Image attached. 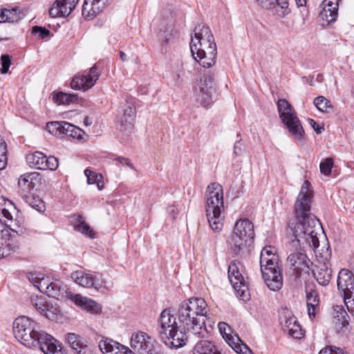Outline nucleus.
Returning a JSON list of instances; mask_svg holds the SVG:
<instances>
[{
    "instance_id": "1",
    "label": "nucleus",
    "mask_w": 354,
    "mask_h": 354,
    "mask_svg": "<svg viewBox=\"0 0 354 354\" xmlns=\"http://www.w3.org/2000/svg\"><path fill=\"white\" fill-rule=\"evenodd\" d=\"M313 198L310 183L305 180L295 203V219L288 224L292 232L288 248L296 252L290 254L288 261L297 274L308 268L307 257L299 250L306 246L315 249L319 245L317 234L322 227L319 220L310 212Z\"/></svg>"
},
{
    "instance_id": "2",
    "label": "nucleus",
    "mask_w": 354,
    "mask_h": 354,
    "mask_svg": "<svg viewBox=\"0 0 354 354\" xmlns=\"http://www.w3.org/2000/svg\"><path fill=\"white\" fill-rule=\"evenodd\" d=\"M207 304L201 297H191L183 301L178 307L177 318L183 329L188 334L204 337L207 334L205 319Z\"/></svg>"
},
{
    "instance_id": "3",
    "label": "nucleus",
    "mask_w": 354,
    "mask_h": 354,
    "mask_svg": "<svg viewBox=\"0 0 354 354\" xmlns=\"http://www.w3.org/2000/svg\"><path fill=\"white\" fill-rule=\"evenodd\" d=\"M205 213L209 226L215 232L223 230L225 221L223 189L218 183H210L205 191Z\"/></svg>"
},
{
    "instance_id": "4",
    "label": "nucleus",
    "mask_w": 354,
    "mask_h": 354,
    "mask_svg": "<svg viewBox=\"0 0 354 354\" xmlns=\"http://www.w3.org/2000/svg\"><path fill=\"white\" fill-rule=\"evenodd\" d=\"M254 236L253 223L248 219H240L234 225L233 231L227 239V245L231 253L243 255L248 250V247Z\"/></svg>"
},
{
    "instance_id": "5",
    "label": "nucleus",
    "mask_w": 354,
    "mask_h": 354,
    "mask_svg": "<svg viewBox=\"0 0 354 354\" xmlns=\"http://www.w3.org/2000/svg\"><path fill=\"white\" fill-rule=\"evenodd\" d=\"M277 104L281 122L286 127L295 142L301 143L305 131L295 110L286 99H279Z\"/></svg>"
},
{
    "instance_id": "6",
    "label": "nucleus",
    "mask_w": 354,
    "mask_h": 354,
    "mask_svg": "<svg viewBox=\"0 0 354 354\" xmlns=\"http://www.w3.org/2000/svg\"><path fill=\"white\" fill-rule=\"evenodd\" d=\"M15 338L24 346L32 348L36 343L35 336L40 332L38 325L34 320L26 316H20L15 319L12 324Z\"/></svg>"
},
{
    "instance_id": "7",
    "label": "nucleus",
    "mask_w": 354,
    "mask_h": 354,
    "mask_svg": "<svg viewBox=\"0 0 354 354\" xmlns=\"http://www.w3.org/2000/svg\"><path fill=\"white\" fill-rule=\"evenodd\" d=\"M337 288L343 292L344 304L349 313L354 314V301L351 295L354 291V274L346 269H342L337 277Z\"/></svg>"
},
{
    "instance_id": "8",
    "label": "nucleus",
    "mask_w": 354,
    "mask_h": 354,
    "mask_svg": "<svg viewBox=\"0 0 354 354\" xmlns=\"http://www.w3.org/2000/svg\"><path fill=\"white\" fill-rule=\"evenodd\" d=\"M228 278L238 297L247 301L250 297L248 286L239 272L236 263H232L228 267Z\"/></svg>"
},
{
    "instance_id": "9",
    "label": "nucleus",
    "mask_w": 354,
    "mask_h": 354,
    "mask_svg": "<svg viewBox=\"0 0 354 354\" xmlns=\"http://www.w3.org/2000/svg\"><path fill=\"white\" fill-rule=\"evenodd\" d=\"M218 328L226 342L236 353L239 354H253L250 348L243 342L236 334L232 335V328L227 324L220 322L218 324Z\"/></svg>"
},
{
    "instance_id": "10",
    "label": "nucleus",
    "mask_w": 354,
    "mask_h": 354,
    "mask_svg": "<svg viewBox=\"0 0 354 354\" xmlns=\"http://www.w3.org/2000/svg\"><path fill=\"white\" fill-rule=\"evenodd\" d=\"M27 164L32 168L41 170H55L58 167V160L54 156L46 157L40 151L26 155Z\"/></svg>"
},
{
    "instance_id": "11",
    "label": "nucleus",
    "mask_w": 354,
    "mask_h": 354,
    "mask_svg": "<svg viewBox=\"0 0 354 354\" xmlns=\"http://www.w3.org/2000/svg\"><path fill=\"white\" fill-rule=\"evenodd\" d=\"M100 71L96 65L93 66L88 73L75 75L71 82V88L84 91L92 88L99 79Z\"/></svg>"
},
{
    "instance_id": "12",
    "label": "nucleus",
    "mask_w": 354,
    "mask_h": 354,
    "mask_svg": "<svg viewBox=\"0 0 354 354\" xmlns=\"http://www.w3.org/2000/svg\"><path fill=\"white\" fill-rule=\"evenodd\" d=\"M213 75H204L201 79L199 90L196 92V100L205 108L209 107L213 102Z\"/></svg>"
},
{
    "instance_id": "13",
    "label": "nucleus",
    "mask_w": 354,
    "mask_h": 354,
    "mask_svg": "<svg viewBox=\"0 0 354 354\" xmlns=\"http://www.w3.org/2000/svg\"><path fill=\"white\" fill-rule=\"evenodd\" d=\"M131 347L138 354H151L153 341L147 333L140 331L131 335Z\"/></svg>"
},
{
    "instance_id": "14",
    "label": "nucleus",
    "mask_w": 354,
    "mask_h": 354,
    "mask_svg": "<svg viewBox=\"0 0 354 354\" xmlns=\"http://www.w3.org/2000/svg\"><path fill=\"white\" fill-rule=\"evenodd\" d=\"M263 278L268 288L278 291L283 286L282 268L281 265L261 269Z\"/></svg>"
},
{
    "instance_id": "15",
    "label": "nucleus",
    "mask_w": 354,
    "mask_h": 354,
    "mask_svg": "<svg viewBox=\"0 0 354 354\" xmlns=\"http://www.w3.org/2000/svg\"><path fill=\"white\" fill-rule=\"evenodd\" d=\"M71 278L77 284L84 288L98 289L102 286L101 279L98 277L97 274L77 270L72 272Z\"/></svg>"
},
{
    "instance_id": "16",
    "label": "nucleus",
    "mask_w": 354,
    "mask_h": 354,
    "mask_svg": "<svg viewBox=\"0 0 354 354\" xmlns=\"http://www.w3.org/2000/svg\"><path fill=\"white\" fill-rule=\"evenodd\" d=\"M79 0H56L49 9L53 17H67L75 8Z\"/></svg>"
},
{
    "instance_id": "17",
    "label": "nucleus",
    "mask_w": 354,
    "mask_h": 354,
    "mask_svg": "<svg viewBox=\"0 0 354 354\" xmlns=\"http://www.w3.org/2000/svg\"><path fill=\"white\" fill-rule=\"evenodd\" d=\"M159 330L158 334L160 338L165 337L166 334H170L174 328H176V317L171 313L170 310H163L158 319Z\"/></svg>"
},
{
    "instance_id": "18",
    "label": "nucleus",
    "mask_w": 354,
    "mask_h": 354,
    "mask_svg": "<svg viewBox=\"0 0 354 354\" xmlns=\"http://www.w3.org/2000/svg\"><path fill=\"white\" fill-rule=\"evenodd\" d=\"M187 331L184 330H178V327L174 328L170 334H166V337H162L160 339L162 342L169 348H178L183 346L187 339Z\"/></svg>"
},
{
    "instance_id": "19",
    "label": "nucleus",
    "mask_w": 354,
    "mask_h": 354,
    "mask_svg": "<svg viewBox=\"0 0 354 354\" xmlns=\"http://www.w3.org/2000/svg\"><path fill=\"white\" fill-rule=\"evenodd\" d=\"M108 0H84L82 13L85 19H93L105 8Z\"/></svg>"
},
{
    "instance_id": "20",
    "label": "nucleus",
    "mask_w": 354,
    "mask_h": 354,
    "mask_svg": "<svg viewBox=\"0 0 354 354\" xmlns=\"http://www.w3.org/2000/svg\"><path fill=\"white\" fill-rule=\"evenodd\" d=\"M99 348L104 354H132V351L128 347L111 339L101 340Z\"/></svg>"
},
{
    "instance_id": "21",
    "label": "nucleus",
    "mask_w": 354,
    "mask_h": 354,
    "mask_svg": "<svg viewBox=\"0 0 354 354\" xmlns=\"http://www.w3.org/2000/svg\"><path fill=\"white\" fill-rule=\"evenodd\" d=\"M35 339L36 344L32 348H39L45 354L51 353L50 351L58 344L57 339L44 331H40Z\"/></svg>"
},
{
    "instance_id": "22",
    "label": "nucleus",
    "mask_w": 354,
    "mask_h": 354,
    "mask_svg": "<svg viewBox=\"0 0 354 354\" xmlns=\"http://www.w3.org/2000/svg\"><path fill=\"white\" fill-rule=\"evenodd\" d=\"M263 8L273 10L274 13L280 17H284L290 12L288 0H256Z\"/></svg>"
},
{
    "instance_id": "23",
    "label": "nucleus",
    "mask_w": 354,
    "mask_h": 354,
    "mask_svg": "<svg viewBox=\"0 0 354 354\" xmlns=\"http://www.w3.org/2000/svg\"><path fill=\"white\" fill-rule=\"evenodd\" d=\"M280 266L279 259L277 254V250L270 245L264 247L260 254L261 269L270 268V266Z\"/></svg>"
},
{
    "instance_id": "24",
    "label": "nucleus",
    "mask_w": 354,
    "mask_h": 354,
    "mask_svg": "<svg viewBox=\"0 0 354 354\" xmlns=\"http://www.w3.org/2000/svg\"><path fill=\"white\" fill-rule=\"evenodd\" d=\"M66 341L68 346L77 354H91V351L83 338L74 333H69L66 335Z\"/></svg>"
},
{
    "instance_id": "25",
    "label": "nucleus",
    "mask_w": 354,
    "mask_h": 354,
    "mask_svg": "<svg viewBox=\"0 0 354 354\" xmlns=\"http://www.w3.org/2000/svg\"><path fill=\"white\" fill-rule=\"evenodd\" d=\"M194 36L192 37L190 45L215 41L209 28L205 24L197 25L194 28Z\"/></svg>"
},
{
    "instance_id": "26",
    "label": "nucleus",
    "mask_w": 354,
    "mask_h": 354,
    "mask_svg": "<svg viewBox=\"0 0 354 354\" xmlns=\"http://www.w3.org/2000/svg\"><path fill=\"white\" fill-rule=\"evenodd\" d=\"M136 109L133 106L128 105L124 109L123 116L120 122V131L124 135L129 136L133 129V118L135 116Z\"/></svg>"
},
{
    "instance_id": "27",
    "label": "nucleus",
    "mask_w": 354,
    "mask_h": 354,
    "mask_svg": "<svg viewBox=\"0 0 354 354\" xmlns=\"http://www.w3.org/2000/svg\"><path fill=\"white\" fill-rule=\"evenodd\" d=\"M68 297L69 299L76 305L84 308L91 313H98L101 311V306L91 299L82 297L79 294H69Z\"/></svg>"
},
{
    "instance_id": "28",
    "label": "nucleus",
    "mask_w": 354,
    "mask_h": 354,
    "mask_svg": "<svg viewBox=\"0 0 354 354\" xmlns=\"http://www.w3.org/2000/svg\"><path fill=\"white\" fill-rule=\"evenodd\" d=\"M195 55L194 59L203 68H211L216 64L217 56V48L207 49V51L202 50Z\"/></svg>"
},
{
    "instance_id": "29",
    "label": "nucleus",
    "mask_w": 354,
    "mask_h": 354,
    "mask_svg": "<svg viewBox=\"0 0 354 354\" xmlns=\"http://www.w3.org/2000/svg\"><path fill=\"white\" fill-rule=\"evenodd\" d=\"M28 278L35 288L44 294L46 293L52 281L50 277H46L42 273L39 272H29Z\"/></svg>"
},
{
    "instance_id": "30",
    "label": "nucleus",
    "mask_w": 354,
    "mask_h": 354,
    "mask_svg": "<svg viewBox=\"0 0 354 354\" xmlns=\"http://www.w3.org/2000/svg\"><path fill=\"white\" fill-rule=\"evenodd\" d=\"M282 328L288 335L295 339H301L304 337L301 326L295 317L287 318L285 323H281Z\"/></svg>"
},
{
    "instance_id": "31",
    "label": "nucleus",
    "mask_w": 354,
    "mask_h": 354,
    "mask_svg": "<svg viewBox=\"0 0 354 354\" xmlns=\"http://www.w3.org/2000/svg\"><path fill=\"white\" fill-rule=\"evenodd\" d=\"M339 0H324L322 15L328 23L334 22L337 17Z\"/></svg>"
},
{
    "instance_id": "32",
    "label": "nucleus",
    "mask_w": 354,
    "mask_h": 354,
    "mask_svg": "<svg viewBox=\"0 0 354 354\" xmlns=\"http://www.w3.org/2000/svg\"><path fill=\"white\" fill-rule=\"evenodd\" d=\"M313 274L317 282L323 286H327L332 277V270L328 263H324L316 266V269L313 270Z\"/></svg>"
},
{
    "instance_id": "33",
    "label": "nucleus",
    "mask_w": 354,
    "mask_h": 354,
    "mask_svg": "<svg viewBox=\"0 0 354 354\" xmlns=\"http://www.w3.org/2000/svg\"><path fill=\"white\" fill-rule=\"evenodd\" d=\"M73 294L67 290L66 286L59 281H51L50 286L46 293L47 296L57 299H62L64 297L69 299L68 295Z\"/></svg>"
},
{
    "instance_id": "34",
    "label": "nucleus",
    "mask_w": 354,
    "mask_h": 354,
    "mask_svg": "<svg viewBox=\"0 0 354 354\" xmlns=\"http://www.w3.org/2000/svg\"><path fill=\"white\" fill-rule=\"evenodd\" d=\"M306 304L309 317L311 319L315 318L319 308V295L315 290H306Z\"/></svg>"
},
{
    "instance_id": "35",
    "label": "nucleus",
    "mask_w": 354,
    "mask_h": 354,
    "mask_svg": "<svg viewBox=\"0 0 354 354\" xmlns=\"http://www.w3.org/2000/svg\"><path fill=\"white\" fill-rule=\"evenodd\" d=\"M193 354H221L211 341L201 340L197 342L193 349Z\"/></svg>"
},
{
    "instance_id": "36",
    "label": "nucleus",
    "mask_w": 354,
    "mask_h": 354,
    "mask_svg": "<svg viewBox=\"0 0 354 354\" xmlns=\"http://www.w3.org/2000/svg\"><path fill=\"white\" fill-rule=\"evenodd\" d=\"M73 222L74 229L76 231L81 232L82 234L89 238H94L95 233L93 230L86 223L84 222L82 216H73Z\"/></svg>"
},
{
    "instance_id": "37",
    "label": "nucleus",
    "mask_w": 354,
    "mask_h": 354,
    "mask_svg": "<svg viewBox=\"0 0 354 354\" xmlns=\"http://www.w3.org/2000/svg\"><path fill=\"white\" fill-rule=\"evenodd\" d=\"M25 202L39 212H44L46 205L43 200L37 195L28 193L24 196Z\"/></svg>"
},
{
    "instance_id": "38",
    "label": "nucleus",
    "mask_w": 354,
    "mask_h": 354,
    "mask_svg": "<svg viewBox=\"0 0 354 354\" xmlns=\"http://www.w3.org/2000/svg\"><path fill=\"white\" fill-rule=\"evenodd\" d=\"M84 174L87 178V183L89 185L96 184L97 189L102 190L104 188L103 176L100 174H97L89 169L84 171Z\"/></svg>"
},
{
    "instance_id": "39",
    "label": "nucleus",
    "mask_w": 354,
    "mask_h": 354,
    "mask_svg": "<svg viewBox=\"0 0 354 354\" xmlns=\"http://www.w3.org/2000/svg\"><path fill=\"white\" fill-rule=\"evenodd\" d=\"M66 122H50L46 124V130L52 135L56 137H62L64 136V131Z\"/></svg>"
},
{
    "instance_id": "40",
    "label": "nucleus",
    "mask_w": 354,
    "mask_h": 354,
    "mask_svg": "<svg viewBox=\"0 0 354 354\" xmlns=\"http://www.w3.org/2000/svg\"><path fill=\"white\" fill-rule=\"evenodd\" d=\"M209 48H217L215 41L190 45V50L193 57L201 54L200 53L202 52V50L207 51V49H209Z\"/></svg>"
},
{
    "instance_id": "41",
    "label": "nucleus",
    "mask_w": 354,
    "mask_h": 354,
    "mask_svg": "<svg viewBox=\"0 0 354 354\" xmlns=\"http://www.w3.org/2000/svg\"><path fill=\"white\" fill-rule=\"evenodd\" d=\"M314 104L317 109L322 111L328 113L333 110L330 102L324 96H319L315 98Z\"/></svg>"
},
{
    "instance_id": "42",
    "label": "nucleus",
    "mask_w": 354,
    "mask_h": 354,
    "mask_svg": "<svg viewBox=\"0 0 354 354\" xmlns=\"http://www.w3.org/2000/svg\"><path fill=\"white\" fill-rule=\"evenodd\" d=\"M4 13L5 22L15 23L18 22L21 19L20 11L17 8H4Z\"/></svg>"
},
{
    "instance_id": "43",
    "label": "nucleus",
    "mask_w": 354,
    "mask_h": 354,
    "mask_svg": "<svg viewBox=\"0 0 354 354\" xmlns=\"http://www.w3.org/2000/svg\"><path fill=\"white\" fill-rule=\"evenodd\" d=\"M30 304L39 313L42 314L48 303L42 297H31Z\"/></svg>"
},
{
    "instance_id": "44",
    "label": "nucleus",
    "mask_w": 354,
    "mask_h": 354,
    "mask_svg": "<svg viewBox=\"0 0 354 354\" xmlns=\"http://www.w3.org/2000/svg\"><path fill=\"white\" fill-rule=\"evenodd\" d=\"M77 96L75 94H67L59 93L55 97L56 102L58 104H69L71 102L76 101Z\"/></svg>"
},
{
    "instance_id": "45",
    "label": "nucleus",
    "mask_w": 354,
    "mask_h": 354,
    "mask_svg": "<svg viewBox=\"0 0 354 354\" xmlns=\"http://www.w3.org/2000/svg\"><path fill=\"white\" fill-rule=\"evenodd\" d=\"M59 312L60 310L58 308L48 304L45 310H44L41 315L48 319L55 320L57 319Z\"/></svg>"
},
{
    "instance_id": "46",
    "label": "nucleus",
    "mask_w": 354,
    "mask_h": 354,
    "mask_svg": "<svg viewBox=\"0 0 354 354\" xmlns=\"http://www.w3.org/2000/svg\"><path fill=\"white\" fill-rule=\"evenodd\" d=\"M7 146L4 140L0 136V170L5 169L7 165Z\"/></svg>"
},
{
    "instance_id": "47",
    "label": "nucleus",
    "mask_w": 354,
    "mask_h": 354,
    "mask_svg": "<svg viewBox=\"0 0 354 354\" xmlns=\"http://www.w3.org/2000/svg\"><path fill=\"white\" fill-rule=\"evenodd\" d=\"M34 176V173L26 174L21 176L18 181L19 186L24 189H30Z\"/></svg>"
},
{
    "instance_id": "48",
    "label": "nucleus",
    "mask_w": 354,
    "mask_h": 354,
    "mask_svg": "<svg viewBox=\"0 0 354 354\" xmlns=\"http://www.w3.org/2000/svg\"><path fill=\"white\" fill-rule=\"evenodd\" d=\"M333 165V160L330 158H327L321 162L319 167L322 174L328 176L331 173L332 167Z\"/></svg>"
},
{
    "instance_id": "49",
    "label": "nucleus",
    "mask_w": 354,
    "mask_h": 354,
    "mask_svg": "<svg viewBox=\"0 0 354 354\" xmlns=\"http://www.w3.org/2000/svg\"><path fill=\"white\" fill-rule=\"evenodd\" d=\"M14 252V248L10 243L3 240L0 241V259L10 255Z\"/></svg>"
},
{
    "instance_id": "50",
    "label": "nucleus",
    "mask_w": 354,
    "mask_h": 354,
    "mask_svg": "<svg viewBox=\"0 0 354 354\" xmlns=\"http://www.w3.org/2000/svg\"><path fill=\"white\" fill-rule=\"evenodd\" d=\"M173 37V29L171 28V26L167 27L165 28V30L160 29L158 32V37L159 39L167 43L169 41L171 37Z\"/></svg>"
},
{
    "instance_id": "51",
    "label": "nucleus",
    "mask_w": 354,
    "mask_h": 354,
    "mask_svg": "<svg viewBox=\"0 0 354 354\" xmlns=\"http://www.w3.org/2000/svg\"><path fill=\"white\" fill-rule=\"evenodd\" d=\"M64 125H66L64 133V136L67 137H71L73 138H75L79 136L80 129L67 122L66 124H64Z\"/></svg>"
},
{
    "instance_id": "52",
    "label": "nucleus",
    "mask_w": 354,
    "mask_h": 354,
    "mask_svg": "<svg viewBox=\"0 0 354 354\" xmlns=\"http://www.w3.org/2000/svg\"><path fill=\"white\" fill-rule=\"evenodd\" d=\"M1 73L5 74L8 71V69L11 65L10 57L7 54L1 55Z\"/></svg>"
},
{
    "instance_id": "53",
    "label": "nucleus",
    "mask_w": 354,
    "mask_h": 354,
    "mask_svg": "<svg viewBox=\"0 0 354 354\" xmlns=\"http://www.w3.org/2000/svg\"><path fill=\"white\" fill-rule=\"evenodd\" d=\"M32 32L35 35H37L40 39H44L50 34V32L48 29L37 26L32 27Z\"/></svg>"
},
{
    "instance_id": "54",
    "label": "nucleus",
    "mask_w": 354,
    "mask_h": 354,
    "mask_svg": "<svg viewBox=\"0 0 354 354\" xmlns=\"http://www.w3.org/2000/svg\"><path fill=\"white\" fill-rule=\"evenodd\" d=\"M318 354H344L343 351L339 348L325 347Z\"/></svg>"
},
{
    "instance_id": "55",
    "label": "nucleus",
    "mask_w": 354,
    "mask_h": 354,
    "mask_svg": "<svg viewBox=\"0 0 354 354\" xmlns=\"http://www.w3.org/2000/svg\"><path fill=\"white\" fill-rule=\"evenodd\" d=\"M245 151L243 144L239 141H236L234 145V155L235 157L241 156Z\"/></svg>"
},
{
    "instance_id": "56",
    "label": "nucleus",
    "mask_w": 354,
    "mask_h": 354,
    "mask_svg": "<svg viewBox=\"0 0 354 354\" xmlns=\"http://www.w3.org/2000/svg\"><path fill=\"white\" fill-rule=\"evenodd\" d=\"M9 230H11L10 225L6 221L3 223L0 220V235L2 238L9 234Z\"/></svg>"
},
{
    "instance_id": "57",
    "label": "nucleus",
    "mask_w": 354,
    "mask_h": 354,
    "mask_svg": "<svg viewBox=\"0 0 354 354\" xmlns=\"http://www.w3.org/2000/svg\"><path fill=\"white\" fill-rule=\"evenodd\" d=\"M308 123L317 133H321L322 132L324 128L319 125L313 119H308Z\"/></svg>"
},
{
    "instance_id": "58",
    "label": "nucleus",
    "mask_w": 354,
    "mask_h": 354,
    "mask_svg": "<svg viewBox=\"0 0 354 354\" xmlns=\"http://www.w3.org/2000/svg\"><path fill=\"white\" fill-rule=\"evenodd\" d=\"M115 160L118 161L121 165H127L129 167L133 169V165L131 163L129 158L124 157H118L115 159Z\"/></svg>"
},
{
    "instance_id": "59",
    "label": "nucleus",
    "mask_w": 354,
    "mask_h": 354,
    "mask_svg": "<svg viewBox=\"0 0 354 354\" xmlns=\"http://www.w3.org/2000/svg\"><path fill=\"white\" fill-rule=\"evenodd\" d=\"M50 351L51 353H48V354H66L65 350L63 349L59 343Z\"/></svg>"
},
{
    "instance_id": "60",
    "label": "nucleus",
    "mask_w": 354,
    "mask_h": 354,
    "mask_svg": "<svg viewBox=\"0 0 354 354\" xmlns=\"http://www.w3.org/2000/svg\"><path fill=\"white\" fill-rule=\"evenodd\" d=\"M167 211L173 218H175V216L178 214V209L174 205L168 206Z\"/></svg>"
},
{
    "instance_id": "61",
    "label": "nucleus",
    "mask_w": 354,
    "mask_h": 354,
    "mask_svg": "<svg viewBox=\"0 0 354 354\" xmlns=\"http://www.w3.org/2000/svg\"><path fill=\"white\" fill-rule=\"evenodd\" d=\"M1 212H2V214H3V217L8 220V221L11 222L12 221V214L7 209L3 208V209H2Z\"/></svg>"
},
{
    "instance_id": "62",
    "label": "nucleus",
    "mask_w": 354,
    "mask_h": 354,
    "mask_svg": "<svg viewBox=\"0 0 354 354\" xmlns=\"http://www.w3.org/2000/svg\"><path fill=\"white\" fill-rule=\"evenodd\" d=\"M342 318L344 319L342 322V323H339V324L337 325V327H338L339 329H342V328L346 327V326L348 324L347 322L345 319L344 315L342 316Z\"/></svg>"
},
{
    "instance_id": "63",
    "label": "nucleus",
    "mask_w": 354,
    "mask_h": 354,
    "mask_svg": "<svg viewBox=\"0 0 354 354\" xmlns=\"http://www.w3.org/2000/svg\"><path fill=\"white\" fill-rule=\"evenodd\" d=\"M119 56H120V58L121 59V60L122 62H127V56L126 53H124L123 51H120L119 52Z\"/></svg>"
},
{
    "instance_id": "64",
    "label": "nucleus",
    "mask_w": 354,
    "mask_h": 354,
    "mask_svg": "<svg viewBox=\"0 0 354 354\" xmlns=\"http://www.w3.org/2000/svg\"><path fill=\"white\" fill-rule=\"evenodd\" d=\"M5 13H4V9H1L0 10V23L5 22Z\"/></svg>"
}]
</instances>
